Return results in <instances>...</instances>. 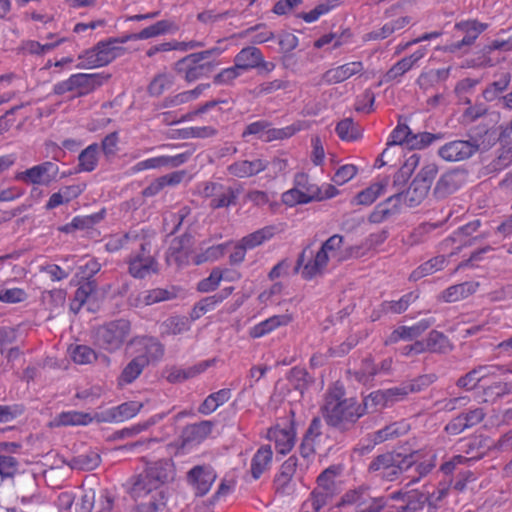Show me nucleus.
<instances>
[{"label": "nucleus", "mask_w": 512, "mask_h": 512, "mask_svg": "<svg viewBox=\"0 0 512 512\" xmlns=\"http://www.w3.org/2000/svg\"><path fill=\"white\" fill-rule=\"evenodd\" d=\"M275 234L274 226H266L242 238V243L248 249H253L265 241L271 239Z\"/></svg>", "instance_id": "8fccbe9b"}, {"label": "nucleus", "mask_w": 512, "mask_h": 512, "mask_svg": "<svg viewBox=\"0 0 512 512\" xmlns=\"http://www.w3.org/2000/svg\"><path fill=\"white\" fill-rule=\"evenodd\" d=\"M428 50L426 47H420L411 55L406 56L399 61H397L385 74H384V82H394L399 81V79L417 66L418 62L423 59Z\"/></svg>", "instance_id": "f3484780"}, {"label": "nucleus", "mask_w": 512, "mask_h": 512, "mask_svg": "<svg viewBox=\"0 0 512 512\" xmlns=\"http://www.w3.org/2000/svg\"><path fill=\"white\" fill-rule=\"evenodd\" d=\"M252 35L250 42L254 45L263 44L274 39L275 35L272 30L267 28L265 24H257L240 32L238 37L245 38Z\"/></svg>", "instance_id": "37998d69"}, {"label": "nucleus", "mask_w": 512, "mask_h": 512, "mask_svg": "<svg viewBox=\"0 0 512 512\" xmlns=\"http://www.w3.org/2000/svg\"><path fill=\"white\" fill-rule=\"evenodd\" d=\"M213 426V422L208 420L187 425L182 432L183 441L185 443H200L210 435Z\"/></svg>", "instance_id": "473e14b6"}, {"label": "nucleus", "mask_w": 512, "mask_h": 512, "mask_svg": "<svg viewBox=\"0 0 512 512\" xmlns=\"http://www.w3.org/2000/svg\"><path fill=\"white\" fill-rule=\"evenodd\" d=\"M292 321V316L289 314L274 315L250 329L249 335L252 338H260L279 326H284Z\"/></svg>", "instance_id": "2f4dec72"}, {"label": "nucleus", "mask_w": 512, "mask_h": 512, "mask_svg": "<svg viewBox=\"0 0 512 512\" xmlns=\"http://www.w3.org/2000/svg\"><path fill=\"white\" fill-rule=\"evenodd\" d=\"M417 295L410 292L403 295L398 301H384L381 304V311L384 313L401 314L407 310L409 305L417 299Z\"/></svg>", "instance_id": "3c124183"}, {"label": "nucleus", "mask_w": 512, "mask_h": 512, "mask_svg": "<svg viewBox=\"0 0 512 512\" xmlns=\"http://www.w3.org/2000/svg\"><path fill=\"white\" fill-rule=\"evenodd\" d=\"M342 242L343 237L338 234L328 238L322 244L320 250L316 253L314 258L306 263L304 269H302L303 278L309 280L321 274L327 266L329 260L328 252H332L340 248Z\"/></svg>", "instance_id": "ddd939ff"}, {"label": "nucleus", "mask_w": 512, "mask_h": 512, "mask_svg": "<svg viewBox=\"0 0 512 512\" xmlns=\"http://www.w3.org/2000/svg\"><path fill=\"white\" fill-rule=\"evenodd\" d=\"M261 61L262 51L254 45L242 48L234 57V63L243 74L258 69Z\"/></svg>", "instance_id": "412c9836"}, {"label": "nucleus", "mask_w": 512, "mask_h": 512, "mask_svg": "<svg viewBox=\"0 0 512 512\" xmlns=\"http://www.w3.org/2000/svg\"><path fill=\"white\" fill-rule=\"evenodd\" d=\"M173 478V467L168 461H157L151 464L144 474L139 475L131 493L135 499L147 497L156 491H165L164 484Z\"/></svg>", "instance_id": "7ed1b4c3"}, {"label": "nucleus", "mask_w": 512, "mask_h": 512, "mask_svg": "<svg viewBox=\"0 0 512 512\" xmlns=\"http://www.w3.org/2000/svg\"><path fill=\"white\" fill-rule=\"evenodd\" d=\"M179 30L178 25L174 21L170 20H160L144 29L140 32L124 36V41L130 40H146L153 37H157L159 35H164L167 33H174Z\"/></svg>", "instance_id": "aec40b11"}, {"label": "nucleus", "mask_w": 512, "mask_h": 512, "mask_svg": "<svg viewBox=\"0 0 512 512\" xmlns=\"http://www.w3.org/2000/svg\"><path fill=\"white\" fill-rule=\"evenodd\" d=\"M131 333V323L127 319H117L99 326L95 330L96 344L108 351L119 350Z\"/></svg>", "instance_id": "9d476101"}, {"label": "nucleus", "mask_w": 512, "mask_h": 512, "mask_svg": "<svg viewBox=\"0 0 512 512\" xmlns=\"http://www.w3.org/2000/svg\"><path fill=\"white\" fill-rule=\"evenodd\" d=\"M465 181V170L452 169L440 177L433 189V194L438 199H445L462 187Z\"/></svg>", "instance_id": "dca6fc26"}, {"label": "nucleus", "mask_w": 512, "mask_h": 512, "mask_svg": "<svg viewBox=\"0 0 512 512\" xmlns=\"http://www.w3.org/2000/svg\"><path fill=\"white\" fill-rule=\"evenodd\" d=\"M101 458L98 452L89 450L86 453L72 457L69 461H64L71 469L89 471L99 466Z\"/></svg>", "instance_id": "c9c22d12"}, {"label": "nucleus", "mask_w": 512, "mask_h": 512, "mask_svg": "<svg viewBox=\"0 0 512 512\" xmlns=\"http://www.w3.org/2000/svg\"><path fill=\"white\" fill-rule=\"evenodd\" d=\"M438 173V168L435 164H428L424 166L406 188L402 192L392 193V199L398 201L399 204L416 207L422 203V201L428 195L431 188L432 182Z\"/></svg>", "instance_id": "6e6552de"}, {"label": "nucleus", "mask_w": 512, "mask_h": 512, "mask_svg": "<svg viewBox=\"0 0 512 512\" xmlns=\"http://www.w3.org/2000/svg\"><path fill=\"white\" fill-rule=\"evenodd\" d=\"M478 287L479 283L473 281L456 284L445 289L442 292L441 298L445 302H456L475 293Z\"/></svg>", "instance_id": "f704fd0d"}, {"label": "nucleus", "mask_w": 512, "mask_h": 512, "mask_svg": "<svg viewBox=\"0 0 512 512\" xmlns=\"http://www.w3.org/2000/svg\"><path fill=\"white\" fill-rule=\"evenodd\" d=\"M101 85L102 78L99 74L76 73L66 80L55 84L54 92L58 95H63L67 92L76 91V96L80 97L92 93Z\"/></svg>", "instance_id": "f8f14e48"}, {"label": "nucleus", "mask_w": 512, "mask_h": 512, "mask_svg": "<svg viewBox=\"0 0 512 512\" xmlns=\"http://www.w3.org/2000/svg\"><path fill=\"white\" fill-rule=\"evenodd\" d=\"M222 278V271L219 268H215L207 278L202 279L197 284V290L203 293L214 291L219 286Z\"/></svg>", "instance_id": "338daca9"}, {"label": "nucleus", "mask_w": 512, "mask_h": 512, "mask_svg": "<svg viewBox=\"0 0 512 512\" xmlns=\"http://www.w3.org/2000/svg\"><path fill=\"white\" fill-rule=\"evenodd\" d=\"M91 422L90 414L78 411L62 412L57 418V425L62 426L87 425Z\"/></svg>", "instance_id": "603ef678"}, {"label": "nucleus", "mask_w": 512, "mask_h": 512, "mask_svg": "<svg viewBox=\"0 0 512 512\" xmlns=\"http://www.w3.org/2000/svg\"><path fill=\"white\" fill-rule=\"evenodd\" d=\"M408 426L403 422H395L387 425L383 429L376 431L373 434V441L375 444L382 443L386 440L393 439L407 432Z\"/></svg>", "instance_id": "a18cd8bd"}, {"label": "nucleus", "mask_w": 512, "mask_h": 512, "mask_svg": "<svg viewBox=\"0 0 512 512\" xmlns=\"http://www.w3.org/2000/svg\"><path fill=\"white\" fill-rule=\"evenodd\" d=\"M147 502H141L137 505L135 512H159L166 505L167 495L165 491H156L150 493Z\"/></svg>", "instance_id": "de8ad7c7"}, {"label": "nucleus", "mask_w": 512, "mask_h": 512, "mask_svg": "<svg viewBox=\"0 0 512 512\" xmlns=\"http://www.w3.org/2000/svg\"><path fill=\"white\" fill-rule=\"evenodd\" d=\"M98 150L97 144H91L80 153L78 166L81 171L91 172L95 169L98 161Z\"/></svg>", "instance_id": "5fc2aeb1"}, {"label": "nucleus", "mask_w": 512, "mask_h": 512, "mask_svg": "<svg viewBox=\"0 0 512 512\" xmlns=\"http://www.w3.org/2000/svg\"><path fill=\"white\" fill-rule=\"evenodd\" d=\"M176 291L174 288L164 289V288H155L151 290L144 291L138 298L137 301L139 304L144 306L153 305L159 302L168 301L176 298Z\"/></svg>", "instance_id": "ea45409f"}, {"label": "nucleus", "mask_w": 512, "mask_h": 512, "mask_svg": "<svg viewBox=\"0 0 512 512\" xmlns=\"http://www.w3.org/2000/svg\"><path fill=\"white\" fill-rule=\"evenodd\" d=\"M58 171L59 168L55 163L47 161L27 169L22 174V179L31 184L48 185L56 178Z\"/></svg>", "instance_id": "a211bd4d"}, {"label": "nucleus", "mask_w": 512, "mask_h": 512, "mask_svg": "<svg viewBox=\"0 0 512 512\" xmlns=\"http://www.w3.org/2000/svg\"><path fill=\"white\" fill-rule=\"evenodd\" d=\"M272 455L271 447L268 445L257 450L251 461V474L254 479H258L268 468L272 461Z\"/></svg>", "instance_id": "a19ab883"}, {"label": "nucleus", "mask_w": 512, "mask_h": 512, "mask_svg": "<svg viewBox=\"0 0 512 512\" xmlns=\"http://www.w3.org/2000/svg\"><path fill=\"white\" fill-rule=\"evenodd\" d=\"M363 63L361 61L348 62L343 65L331 68L322 75V80L326 84H337L344 82L350 77L363 71Z\"/></svg>", "instance_id": "6ab92c4d"}, {"label": "nucleus", "mask_w": 512, "mask_h": 512, "mask_svg": "<svg viewBox=\"0 0 512 512\" xmlns=\"http://www.w3.org/2000/svg\"><path fill=\"white\" fill-rule=\"evenodd\" d=\"M497 130H489V135L493 138L496 137V141L499 140L503 144V152L498 157V162L507 160L512 161V130H502L501 133L497 134Z\"/></svg>", "instance_id": "6e6d98bb"}, {"label": "nucleus", "mask_w": 512, "mask_h": 512, "mask_svg": "<svg viewBox=\"0 0 512 512\" xmlns=\"http://www.w3.org/2000/svg\"><path fill=\"white\" fill-rule=\"evenodd\" d=\"M14 73L0 75V105L10 101L16 94L13 82L16 79Z\"/></svg>", "instance_id": "680f3d73"}, {"label": "nucleus", "mask_w": 512, "mask_h": 512, "mask_svg": "<svg viewBox=\"0 0 512 512\" xmlns=\"http://www.w3.org/2000/svg\"><path fill=\"white\" fill-rule=\"evenodd\" d=\"M489 135V130L470 136L467 140H453L440 147L439 156L448 162H460L471 158L478 150L488 149L496 142V137Z\"/></svg>", "instance_id": "20e7f679"}, {"label": "nucleus", "mask_w": 512, "mask_h": 512, "mask_svg": "<svg viewBox=\"0 0 512 512\" xmlns=\"http://www.w3.org/2000/svg\"><path fill=\"white\" fill-rule=\"evenodd\" d=\"M436 137L426 131L414 133L413 130H393L391 133L387 147L379 155L376 160L375 167L381 168L385 165L396 166L397 163L392 160H385L388 155L394 152L396 146L407 148L408 150L423 149L428 146Z\"/></svg>", "instance_id": "39448f33"}, {"label": "nucleus", "mask_w": 512, "mask_h": 512, "mask_svg": "<svg viewBox=\"0 0 512 512\" xmlns=\"http://www.w3.org/2000/svg\"><path fill=\"white\" fill-rule=\"evenodd\" d=\"M173 77L168 74H159L151 81L148 91L152 96H160L173 86Z\"/></svg>", "instance_id": "e2e57ef3"}, {"label": "nucleus", "mask_w": 512, "mask_h": 512, "mask_svg": "<svg viewBox=\"0 0 512 512\" xmlns=\"http://www.w3.org/2000/svg\"><path fill=\"white\" fill-rule=\"evenodd\" d=\"M286 205L293 206L301 203H308L314 200H323L322 188L311 183L309 177L305 173H297L295 175V187L282 196Z\"/></svg>", "instance_id": "9b49d317"}, {"label": "nucleus", "mask_w": 512, "mask_h": 512, "mask_svg": "<svg viewBox=\"0 0 512 512\" xmlns=\"http://www.w3.org/2000/svg\"><path fill=\"white\" fill-rule=\"evenodd\" d=\"M201 193L204 197L211 198L212 209H219L234 205L239 191L217 182H208L204 184Z\"/></svg>", "instance_id": "4468645a"}, {"label": "nucleus", "mask_w": 512, "mask_h": 512, "mask_svg": "<svg viewBox=\"0 0 512 512\" xmlns=\"http://www.w3.org/2000/svg\"><path fill=\"white\" fill-rule=\"evenodd\" d=\"M387 186V179L373 183L366 189L357 193L352 203L356 205H371L380 195L384 193Z\"/></svg>", "instance_id": "e433bc0d"}, {"label": "nucleus", "mask_w": 512, "mask_h": 512, "mask_svg": "<svg viewBox=\"0 0 512 512\" xmlns=\"http://www.w3.org/2000/svg\"><path fill=\"white\" fill-rule=\"evenodd\" d=\"M414 464L413 454L402 455L397 452H387L375 457L369 464L368 470L377 477L387 481H394Z\"/></svg>", "instance_id": "1a4fd4ad"}, {"label": "nucleus", "mask_w": 512, "mask_h": 512, "mask_svg": "<svg viewBox=\"0 0 512 512\" xmlns=\"http://www.w3.org/2000/svg\"><path fill=\"white\" fill-rule=\"evenodd\" d=\"M145 235L146 234L143 233V231L130 230L123 235L112 237L106 243V249L110 252H114L123 248L134 250L136 245L140 242V239Z\"/></svg>", "instance_id": "c756f323"}, {"label": "nucleus", "mask_w": 512, "mask_h": 512, "mask_svg": "<svg viewBox=\"0 0 512 512\" xmlns=\"http://www.w3.org/2000/svg\"><path fill=\"white\" fill-rule=\"evenodd\" d=\"M362 409H365V413H373L381 411L386 408L382 390H376L364 397L362 402Z\"/></svg>", "instance_id": "0e129e2a"}, {"label": "nucleus", "mask_w": 512, "mask_h": 512, "mask_svg": "<svg viewBox=\"0 0 512 512\" xmlns=\"http://www.w3.org/2000/svg\"><path fill=\"white\" fill-rule=\"evenodd\" d=\"M426 351L432 353L445 354L453 349V345L448 337L437 330L429 332L426 340L424 341Z\"/></svg>", "instance_id": "4c0bfd02"}, {"label": "nucleus", "mask_w": 512, "mask_h": 512, "mask_svg": "<svg viewBox=\"0 0 512 512\" xmlns=\"http://www.w3.org/2000/svg\"><path fill=\"white\" fill-rule=\"evenodd\" d=\"M96 290L97 282L95 279H81L74 295L73 305L77 303V309H80L96 293Z\"/></svg>", "instance_id": "49530a36"}, {"label": "nucleus", "mask_w": 512, "mask_h": 512, "mask_svg": "<svg viewBox=\"0 0 512 512\" xmlns=\"http://www.w3.org/2000/svg\"><path fill=\"white\" fill-rule=\"evenodd\" d=\"M419 163V156L417 154L411 155L403 165L399 168V170L393 176V182L390 187L393 193L402 192L406 190V183L411 177L413 171L417 167Z\"/></svg>", "instance_id": "bb28decb"}, {"label": "nucleus", "mask_w": 512, "mask_h": 512, "mask_svg": "<svg viewBox=\"0 0 512 512\" xmlns=\"http://www.w3.org/2000/svg\"><path fill=\"white\" fill-rule=\"evenodd\" d=\"M321 412L327 425L346 432L365 414V409L354 398H343V391L339 389V395L330 393L326 397Z\"/></svg>", "instance_id": "f257e3e1"}, {"label": "nucleus", "mask_w": 512, "mask_h": 512, "mask_svg": "<svg viewBox=\"0 0 512 512\" xmlns=\"http://www.w3.org/2000/svg\"><path fill=\"white\" fill-rule=\"evenodd\" d=\"M510 81V74L504 73L498 80L492 82L483 90V98L486 101L495 100L502 92H504L508 88Z\"/></svg>", "instance_id": "864d4df0"}, {"label": "nucleus", "mask_w": 512, "mask_h": 512, "mask_svg": "<svg viewBox=\"0 0 512 512\" xmlns=\"http://www.w3.org/2000/svg\"><path fill=\"white\" fill-rule=\"evenodd\" d=\"M147 366V359L143 356L134 357L122 370L118 382L120 385L131 384Z\"/></svg>", "instance_id": "58836bf2"}, {"label": "nucleus", "mask_w": 512, "mask_h": 512, "mask_svg": "<svg viewBox=\"0 0 512 512\" xmlns=\"http://www.w3.org/2000/svg\"><path fill=\"white\" fill-rule=\"evenodd\" d=\"M190 243V236L184 235L174 239L169 247L168 259H174L177 263H182L187 258V246Z\"/></svg>", "instance_id": "4d7b16f0"}, {"label": "nucleus", "mask_w": 512, "mask_h": 512, "mask_svg": "<svg viewBox=\"0 0 512 512\" xmlns=\"http://www.w3.org/2000/svg\"><path fill=\"white\" fill-rule=\"evenodd\" d=\"M454 28L465 33L463 39L455 45L456 48L460 49L463 46L472 45L479 35L488 28V24L472 19L457 22Z\"/></svg>", "instance_id": "b1692460"}, {"label": "nucleus", "mask_w": 512, "mask_h": 512, "mask_svg": "<svg viewBox=\"0 0 512 512\" xmlns=\"http://www.w3.org/2000/svg\"><path fill=\"white\" fill-rule=\"evenodd\" d=\"M298 458L290 456L280 467L279 473L275 476L274 486L278 493H286L287 488L296 472Z\"/></svg>", "instance_id": "c85d7f7f"}, {"label": "nucleus", "mask_w": 512, "mask_h": 512, "mask_svg": "<svg viewBox=\"0 0 512 512\" xmlns=\"http://www.w3.org/2000/svg\"><path fill=\"white\" fill-rule=\"evenodd\" d=\"M223 52L218 47H213L196 53H191L175 62L173 69L177 75L188 83L196 82L207 77L213 69L210 62L205 59L213 55H220Z\"/></svg>", "instance_id": "423d86ee"}, {"label": "nucleus", "mask_w": 512, "mask_h": 512, "mask_svg": "<svg viewBox=\"0 0 512 512\" xmlns=\"http://www.w3.org/2000/svg\"><path fill=\"white\" fill-rule=\"evenodd\" d=\"M242 75L243 73L234 63L232 66L224 68L217 73L213 78V83L216 85H232Z\"/></svg>", "instance_id": "69168bd1"}, {"label": "nucleus", "mask_w": 512, "mask_h": 512, "mask_svg": "<svg viewBox=\"0 0 512 512\" xmlns=\"http://www.w3.org/2000/svg\"><path fill=\"white\" fill-rule=\"evenodd\" d=\"M341 471L342 469L339 465H331L326 468L317 477V488L337 494L338 486L335 479L340 475Z\"/></svg>", "instance_id": "79ce46f5"}, {"label": "nucleus", "mask_w": 512, "mask_h": 512, "mask_svg": "<svg viewBox=\"0 0 512 512\" xmlns=\"http://www.w3.org/2000/svg\"><path fill=\"white\" fill-rule=\"evenodd\" d=\"M189 329V321L181 316L169 317L160 325L161 335H178Z\"/></svg>", "instance_id": "c03bdc74"}, {"label": "nucleus", "mask_w": 512, "mask_h": 512, "mask_svg": "<svg viewBox=\"0 0 512 512\" xmlns=\"http://www.w3.org/2000/svg\"><path fill=\"white\" fill-rule=\"evenodd\" d=\"M376 375H378V366L371 358L363 359L361 368L354 372L356 380L362 384H368Z\"/></svg>", "instance_id": "bf43d9fd"}, {"label": "nucleus", "mask_w": 512, "mask_h": 512, "mask_svg": "<svg viewBox=\"0 0 512 512\" xmlns=\"http://www.w3.org/2000/svg\"><path fill=\"white\" fill-rule=\"evenodd\" d=\"M126 262L129 275L135 279H146L160 270L157 257L152 253V241L147 235L140 239Z\"/></svg>", "instance_id": "0eeeda50"}, {"label": "nucleus", "mask_w": 512, "mask_h": 512, "mask_svg": "<svg viewBox=\"0 0 512 512\" xmlns=\"http://www.w3.org/2000/svg\"><path fill=\"white\" fill-rule=\"evenodd\" d=\"M403 501L409 504L416 512L421 511L428 504L429 497L426 493L412 490L403 495Z\"/></svg>", "instance_id": "774afa93"}, {"label": "nucleus", "mask_w": 512, "mask_h": 512, "mask_svg": "<svg viewBox=\"0 0 512 512\" xmlns=\"http://www.w3.org/2000/svg\"><path fill=\"white\" fill-rule=\"evenodd\" d=\"M445 258L444 256H436L427 262L420 265L416 270H414L411 275L410 279L413 281H417L421 279L424 276L433 274L436 271H439L443 268L445 264Z\"/></svg>", "instance_id": "09e8293b"}, {"label": "nucleus", "mask_w": 512, "mask_h": 512, "mask_svg": "<svg viewBox=\"0 0 512 512\" xmlns=\"http://www.w3.org/2000/svg\"><path fill=\"white\" fill-rule=\"evenodd\" d=\"M124 37H112L99 41L92 48L86 49L78 56L77 69H94L107 66L115 59L126 54Z\"/></svg>", "instance_id": "f03ea898"}, {"label": "nucleus", "mask_w": 512, "mask_h": 512, "mask_svg": "<svg viewBox=\"0 0 512 512\" xmlns=\"http://www.w3.org/2000/svg\"><path fill=\"white\" fill-rule=\"evenodd\" d=\"M368 497L367 489L358 488L346 492L338 504V506L356 505V511L360 510V507L365 506L366 498Z\"/></svg>", "instance_id": "13d9d810"}, {"label": "nucleus", "mask_w": 512, "mask_h": 512, "mask_svg": "<svg viewBox=\"0 0 512 512\" xmlns=\"http://www.w3.org/2000/svg\"><path fill=\"white\" fill-rule=\"evenodd\" d=\"M391 199L392 195L375 207V209L371 212L368 218V221L370 223H382L400 212L401 205L399 204V202H396V200Z\"/></svg>", "instance_id": "7c9ffc66"}, {"label": "nucleus", "mask_w": 512, "mask_h": 512, "mask_svg": "<svg viewBox=\"0 0 512 512\" xmlns=\"http://www.w3.org/2000/svg\"><path fill=\"white\" fill-rule=\"evenodd\" d=\"M267 437L275 442L276 449L281 454L289 452L295 444V431L292 425L285 428L274 427L268 430Z\"/></svg>", "instance_id": "5701e85b"}, {"label": "nucleus", "mask_w": 512, "mask_h": 512, "mask_svg": "<svg viewBox=\"0 0 512 512\" xmlns=\"http://www.w3.org/2000/svg\"><path fill=\"white\" fill-rule=\"evenodd\" d=\"M233 291L232 287L224 288L221 292L216 293L214 295L205 297L198 301L191 313L190 317L192 320H197L202 317L207 312H210L215 309V307L220 304L224 299H226Z\"/></svg>", "instance_id": "a878e982"}, {"label": "nucleus", "mask_w": 512, "mask_h": 512, "mask_svg": "<svg viewBox=\"0 0 512 512\" xmlns=\"http://www.w3.org/2000/svg\"><path fill=\"white\" fill-rule=\"evenodd\" d=\"M131 344H138L141 346L138 356H143L147 359V366L150 362L158 361L164 355V346L153 337H143L134 339Z\"/></svg>", "instance_id": "cd10ccee"}, {"label": "nucleus", "mask_w": 512, "mask_h": 512, "mask_svg": "<svg viewBox=\"0 0 512 512\" xmlns=\"http://www.w3.org/2000/svg\"><path fill=\"white\" fill-rule=\"evenodd\" d=\"M436 380L437 376L435 374H424L418 376L410 382L402 383V386L404 390H406V395L408 396L410 393H417L424 390Z\"/></svg>", "instance_id": "052dcab7"}, {"label": "nucleus", "mask_w": 512, "mask_h": 512, "mask_svg": "<svg viewBox=\"0 0 512 512\" xmlns=\"http://www.w3.org/2000/svg\"><path fill=\"white\" fill-rule=\"evenodd\" d=\"M186 479L196 496H204L214 483L216 473L209 465H197L187 472Z\"/></svg>", "instance_id": "2eb2a0df"}, {"label": "nucleus", "mask_w": 512, "mask_h": 512, "mask_svg": "<svg viewBox=\"0 0 512 512\" xmlns=\"http://www.w3.org/2000/svg\"><path fill=\"white\" fill-rule=\"evenodd\" d=\"M187 155L184 153L175 155V156H159L154 158H149L144 161L138 162L136 164V169L138 171L145 169H155L160 167H177L186 162Z\"/></svg>", "instance_id": "72a5a7b5"}, {"label": "nucleus", "mask_w": 512, "mask_h": 512, "mask_svg": "<svg viewBox=\"0 0 512 512\" xmlns=\"http://www.w3.org/2000/svg\"><path fill=\"white\" fill-rule=\"evenodd\" d=\"M267 166L268 162L263 159L241 160L228 166V171L235 177L247 178L264 171Z\"/></svg>", "instance_id": "393cba45"}, {"label": "nucleus", "mask_w": 512, "mask_h": 512, "mask_svg": "<svg viewBox=\"0 0 512 512\" xmlns=\"http://www.w3.org/2000/svg\"><path fill=\"white\" fill-rule=\"evenodd\" d=\"M143 407V404L137 401H129L113 407L102 414V421L123 422L134 417Z\"/></svg>", "instance_id": "4be33fe9"}]
</instances>
